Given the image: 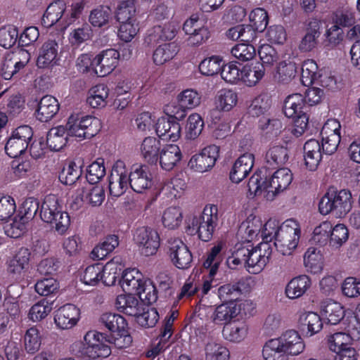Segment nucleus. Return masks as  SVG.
<instances>
[{
  "label": "nucleus",
  "mask_w": 360,
  "mask_h": 360,
  "mask_svg": "<svg viewBox=\"0 0 360 360\" xmlns=\"http://www.w3.org/2000/svg\"><path fill=\"white\" fill-rule=\"evenodd\" d=\"M352 205V194L349 190L338 191L330 188L321 198L319 210L324 215L332 214L337 218H342L351 210Z\"/></svg>",
  "instance_id": "obj_1"
},
{
  "label": "nucleus",
  "mask_w": 360,
  "mask_h": 360,
  "mask_svg": "<svg viewBox=\"0 0 360 360\" xmlns=\"http://www.w3.org/2000/svg\"><path fill=\"white\" fill-rule=\"evenodd\" d=\"M64 127L70 136L91 139L99 131L100 120L89 115L80 117L79 115H72Z\"/></svg>",
  "instance_id": "obj_2"
},
{
  "label": "nucleus",
  "mask_w": 360,
  "mask_h": 360,
  "mask_svg": "<svg viewBox=\"0 0 360 360\" xmlns=\"http://www.w3.org/2000/svg\"><path fill=\"white\" fill-rule=\"evenodd\" d=\"M33 136L32 129L23 125L16 128L5 146L6 153L12 158L22 155L27 149Z\"/></svg>",
  "instance_id": "obj_3"
},
{
  "label": "nucleus",
  "mask_w": 360,
  "mask_h": 360,
  "mask_svg": "<svg viewBox=\"0 0 360 360\" xmlns=\"http://www.w3.org/2000/svg\"><path fill=\"white\" fill-rule=\"evenodd\" d=\"M134 240L139 246L141 253L146 257L155 255L160 247L158 232L148 226L137 228L134 233Z\"/></svg>",
  "instance_id": "obj_4"
},
{
  "label": "nucleus",
  "mask_w": 360,
  "mask_h": 360,
  "mask_svg": "<svg viewBox=\"0 0 360 360\" xmlns=\"http://www.w3.org/2000/svg\"><path fill=\"white\" fill-rule=\"evenodd\" d=\"M323 22L317 18H309L305 23L304 35L298 48L302 53L314 51L319 45V39L323 31Z\"/></svg>",
  "instance_id": "obj_5"
},
{
  "label": "nucleus",
  "mask_w": 360,
  "mask_h": 360,
  "mask_svg": "<svg viewBox=\"0 0 360 360\" xmlns=\"http://www.w3.org/2000/svg\"><path fill=\"white\" fill-rule=\"evenodd\" d=\"M167 253L172 263L180 269H188L193 260L192 254L188 247L177 238L168 240Z\"/></svg>",
  "instance_id": "obj_6"
},
{
  "label": "nucleus",
  "mask_w": 360,
  "mask_h": 360,
  "mask_svg": "<svg viewBox=\"0 0 360 360\" xmlns=\"http://www.w3.org/2000/svg\"><path fill=\"white\" fill-rule=\"evenodd\" d=\"M129 185V172L122 161L118 160L113 165L109 176V192L111 195L119 197Z\"/></svg>",
  "instance_id": "obj_7"
},
{
  "label": "nucleus",
  "mask_w": 360,
  "mask_h": 360,
  "mask_svg": "<svg viewBox=\"0 0 360 360\" xmlns=\"http://www.w3.org/2000/svg\"><path fill=\"white\" fill-rule=\"evenodd\" d=\"M219 148L215 145L204 148L200 153L193 155L188 162V167L198 172H205L214 167L219 157Z\"/></svg>",
  "instance_id": "obj_8"
},
{
  "label": "nucleus",
  "mask_w": 360,
  "mask_h": 360,
  "mask_svg": "<svg viewBox=\"0 0 360 360\" xmlns=\"http://www.w3.org/2000/svg\"><path fill=\"white\" fill-rule=\"evenodd\" d=\"M120 56L115 49L103 51L93 59V70L98 77L109 75L117 66Z\"/></svg>",
  "instance_id": "obj_9"
},
{
  "label": "nucleus",
  "mask_w": 360,
  "mask_h": 360,
  "mask_svg": "<svg viewBox=\"0 0 360 360\" xmlns=\"http://www.w3.org/2000/svg\"><path fill=\"white\" fill-rule=\"evenodd\" d=\"M113 263L108 262L104 267L99 264L89 266L86 268L82 281L86 285H96L101 279L104 278L103 283L106 285H112L116 280L115 276H110L109 281H107L106 274L111 276L108 270H112V266Z\"/></svg>",
  "instance_id": "obj_10"
},
{
  "label": "nucleus",
  "mask_w": 360,
  "mask_h": 360,
  "mask_svg": "<svg viewBox=\"0 0 360 360\" xmlns=\"http://www.w3.org/2000/svg\"><path fill=\"white\" fill-rule=\"evenodd\" d=\"M201 222L198 227V237L207 242L212 238L213 232L218 220L217 207L215 205L205 207L201 214Z\"/></svg>",
  "instance_id": "obj_11"
},
{
  "label": "nucleus",
  "mask_w": 360,
  "mask_h": 360,
  "mask_svg": "<svg viewBox=\"0 0 360 360\" xmlns=\"http://www.w3.org/2000/svg\"><path fill=\"white\" fill-rule=\"evenodd\" d=\"M129 186L133 191L142 193L153 184L152 175L146 165L134 166L129 172Z\"/></svg>",
  "instance_id": "obj_12"
},
{
  "label": "nucleus",
  "mask_w": 360,
  "mask_h": 360,
  "mask_svg": "<svg viewBox=\"0 0 360 360\" xmlns=\"http://www.w3.org/2000/svg\"><path fill=\"white\" fill-rule=\"evenodd\" d=\"M80 317V310L75 305L67 304L56 312L54 321L56 326L63 330L74 327Z\"/></svg>",
  "instance_id": "obj_13"
},
{
  "label": "nucleus",
  "mask_w": 360,
  "mask_h": 360,
  "mask_svg": "<svg viewBox=\"0 0 360 360\" xmlns=\"http://www.w3.org/2000/svg\"><path fill=\"white\" fill-rule=\"evenodd\" d=\"M60 105L58 100L50 95L43 96L38 102L34 115L41 122H47L58 112Z\"/></svg>",
  "instance_id": "obj_14"
},
{
  "label": "nucleus",
  "mask_w": 360,
  "mask_h": 360,
  "mask_svg": "<svg viewBox=\"0 0 360 360\" xmlns=\"http://www.w3.org/2000/svg\"><path fill=\"white\" fill-rule=\"evenodd\" d=\"M295 227L289 224H283L280 226V232L277 236V240L274 242L276 248L287 247L288 250H294L297 244L300 236V229L297 224Z\"/></svg>",
  "instance_id": "obj_15"
},
{
  "label": "nucleus",
  "mask_w": 360,
  "mask_h": 360,
  "mask_svg": "<svg viewBox=\"0 0 360 360\" xmlns=\"http://www.w3.org/2000/svg\"><path fill=\"white\" fill-rule=\"evenodd\" d=\"M146 282L142 274L136 269H127L120 281L122 290L127 294L136 295Z\"/></svg>",
  "instance_id": "obj_16"
},
{
  "label": "nucleus",
  "mask_w": 360,
  "mask_h": 360,
  "mask_svg": "<svg viewBox=\"0 0 360 360\" xmlns=\"http://www.w3.org/2000/svg\"><path fill=\"white\" fill-rule=\"evenodd\" d=\"M247 288L246 279L241 278L233 283L220 286L218 288V296L223 302H235Z\"/></svg>",
  "instance_id": "obj_17"
},
{
  "label": "nucleus",
  "mask_w": 360,
  "mask_h": 360,
  "mask_svg": "<svg viewBox=\"0 0 360 360\" xmlns=\"http://www.w3.org/2000/svg\"><path fill=\"white\" fill-rule=\"evenodd\" d=\"M254 165V155L245 153L235 162L230 172V179L232 182L238 184L245 179L251 171Z\"/></svg>",
  "instance_id": "obj_18"
},
{
  "label": "nucleus",
  "mask_w": 360,
  "mask_h": 360,
  "mask_svg": "<svg viewBox=\"0 0 360 360\" xmlns=\"http://www.w3.org/2000/svg\"><path fill=\"white\" fill-rule=\"evenodd\" d=\"M106 341L103 340L91 349L84 348V342H76L72 347L71 350L77 356H86L91 359L99 357L105 358L111 354V349Z\"/></svg>",
  "instance_id": "obj_19"
},
{
  "label": "nucleus",
  "mask_w": 360,
  "mask_h": 360,
  "mask_svg": "<svg viewBox=\"0 0 360 360\" xmlns=\"http://www.w3.org/2000/svg\"><path fill=\"white\" fill-rule=\"evenodd\" d=\"M281 347L288 355H297L302 352L304 345L298 333L294 330H287L280 338H276Z\"/></svg>",
  "instance_id": "obj_20"
},
{
  "label": "nucleus",
  "mask_w": 360,
  "mask_h": 360,
  "mask_svg": "<svg viewBox=\"0 0 360 360\" xmlns=\"http://www.w3.org/2000/svg\"><path fill=\"white\" fill-rule=\"evenodd\" d=\"M322 316L327 320V323L336 325L345 317L344 307L339 302L333 300H326L321 303Z\"/></svg>",
  "instance_id": "obj_21"
},
{
  "label": "nucleus",
  "mask_w": 360,
  "mask_h": 360,
  "mask_svg": "<svg viewBox=\"0 0 360 360\" xmlns=\"http://www.w3.org/2000/svg\"><path fill=\"white\" fill-rule=\"evenodd\" d=\"M292 174L291 171L285 167L281 168L276 171L268 181V192L276 195L285 190L291 184Z\"/></svg>",
  "instance_id": "obj_22"
},
{
  "label": "nucleus",
  "mask_w": 360,
  "mask_h": 360,
  "mask_svg": "<svg viewBox=\"0 0 360 360\" xmlns=\"http://www.w3.org/2000/svg\"><path fill=\"white\" fill-rule=\"evenodd\" d=\"M323 328V321L319 314L314 312L304 313L300 316L298 328L305 335L312 336Z\"/></svg>",
  "instance_id": "obj_23"
},
{
  "label": "nucleus",
  "mask_w": 360,
  "mask_h": 360,
  "mask_svg": "<svg viewBox=\"0 0 360 360\" xmlns=\"http://www.w3.org/2000/svg\"><path fill=\"white\" fill-rule=\"evenodd\" d=\"M304 163L310 171L317 169L321 158L323 151L321 149V143L316 139L307 141L304 146Z\"/></svg>",
  "instance_id": "obj_24"
},
{
  "label": "nucleus",
  "mask_w": 360,
  "mask_h": 360,
  "mask_svg": "<svg viewBox=\"0 0 360 360\" xmlns=\"http://www.w3.org/2000/svg\"><path fill=\"white\" fill-rule=\"evenodd\" d=\"M181 157L182 154L179 146L170 144L161 150L158 160L163 169L171 171L181 160Z\"/></svg>",
  "instance_id": "obj_25"
},
{
  "label": "nucleus",
  "mask_w": 360,
  "mask_h": 360,
  "mask_svg": "<svg viewBox=\"0 0 360 360\" xmlns=\"http://www.w3.org/2000/svg\"><path fill=\"white\" fill-rule=\"evenodd\" d=\"M133 294L120 295L116 299L117 309L130 316H134L139 314L143 304L137 298L132 295Z\"/></svg>",
  "instance_id": "obj_26"
},
{
  "label": "nucleus",
  "mask_w": 360,
  "mask_h": 360,
  "mask_svg": "<svg viewBox=\"0 0 360 360\" xmlns=\"http://www.w3.org/2000/svg\"><path fill=\"white\" fill-rule=\"evenodd\" d=\"M160 148L161 143L158 139L151 136L145 138L141 147V155L145 161L151 165H156L161 151Z\"/></svg>",
  "instance_id": "obj_27"
},
{
  "label": "nucleus",
  "mask_w": 360,
  "mask_h": 360,
  "mask_svg": "<svg viewBox=\"0 0 360 360\" xmlns=\"http://www.w3.org/2000/svg\"><path fill=\"white\" fill-rule=\"evenodd\" d=\"M61 211L58 198L55 195H49L41 205L39 216L45 223H51Z\"/></svg>",
  "instance_id": "obj_28"
},
{
  "label": "nucleus",
  "mask_w": 360,
  "mask_h": 360,
  "mask_svg": "<svg viewBox=\"0 0 360 360\" xmlns=\"http://www.w3.org/2000/svg\"><path fill=\"white\" fill-rule=\"evenodd\" d=\"M311 286V279L308 276L301 275L292 278L285 288V294L290 299H296L303 295Z\"/></svg>",
  "instance_id": "obj_29"
},
{
  "label": "nucleus",
  "mask_w": 360,
  "mask_h": 360,
  "mask_svg": "<svg viewBox=\"0 0 360 360\" xmlns=\"http://www.w3.org/2000/svg\"><path fill=\"white\" fill-rule=\"evenodd\" d=\"M65 4L62 0H56L46 8L41 18V25L44 27H51L62 18L65 10Z\"/></svg>",
  "instance_id": "obj_30"
},
{
  "label": "nucleus",
  "mask_w": 360,
  "mask_h": 360,
  "mask_svg": "<svg viewBox=\"0 0 360 360\" xmlns=\"http://www.w3.org/2000/svg\"><path fill=\"white\" fill-rule=\"evenodd\" d=\"M119 237L112 234L105 236L103 241L98 244L91 251V257L94 259L101 260L112 252L119 245Z\"/></svg>",
  "instance_id": "obj_31"
},
{
  "label": "nucleus",
  "mask_w": 360,
  "mask_h": 360,
  "mask_svg": "<svg viewBox=\"0 0 360 360\" xmlns=\"http://www.w3.org/2000/svg\"><path fill=\"white\" fill-rule=\"evenodd\" d=\"M69 134L64 126H58L49 130L46 136L47 146L51 150L58 151L66 145Z\"/></svg>",
  "instance_id": "obj_32"
},
{
  "label": "nucleus",
  "mask_w": 360,
  "mask_h": 360,
  "mask_svg": "<svg viewBox=\"0 0 360 360\" xmlns=\"http://www.w3.org/2000/svg\"><path fill=\"white\" fill-rule=\"evenodd\" d=\"M58 43L54 40H49L45 42L40 49L37 58V65L39 68H43L55 63L58 56Z\"/></svg>",
  "instance_id": "obj_33"
},
{
  "label": "nucleus",
  "mask_w": 360,
  "mask_h": 360,
  "mask_svg": "<svg viewBox=\"0 0 360 360\" xmlns=\"http://www.w3.org/2000/svg\"><path fill=\"white\" fill-rule=\"evenodd\" d=\"M89 184L79 193L81 199L92 206H99L105 199V191L102 186Z\"/></svg>",
  "instance_id": "obj_34"
},
{
  "label": "nucleus",
  "mask_w": 360,
  "mask_h": 360,
  "mask_svg": "<svg viewBox=\"0 0 360 360\" xmlns=\"http://www.w3.org/2000/svg\"><path fill=\"white\" fill-rule=\"evenodd\" d=\"M239 312L240 308L236 302H223L215 309L212 318L217 323L221 321H229Z\"/></svg>",
  "instance_id": "obj_35"
},
{
  "label": "nucleus",
  "mask_w": 360,
  "mask_h": 360,
  "mask_svg": "<svg viewBox=\"0 0 360 360\" xmlns=\"http://www.w3.org/2000/svg\"><path fill=\"white\" fill-rule=\"evenodd\" d=\"M304 106V96L300 94H293L285 98L283 110L285 115L290 118L303 112L302 109Z\"/></svg>",
  "instance_id": "obj_36"
},
{
  "label": "nucleus",
  "mask_w": 360,
  "mask_h": 360,
  "mask_svg": "<svg viewBox=\"0 0 360 360\" xmlns=\"http://www.w3.org/2000/svg\"><path fill=\"white\" fill-rule=\"evenodd\" d=\"M109 89L103 84H98L89 91V96L86 102L94 108L105 106L106 98L108 96Z\"/></svg>",
  "instance_id": "obj_37"
},
{
  "label": "nucleus",
  "mask_w": 360,
  "mask_h": 360,
  "mask_svg": "<svg viewBox=\"0 0 360 360\" xmlns=\"http://www.w3.org/2000/svg\"><path fill=\"white\" fill-rule=\"evenodd\" d=\"M100 323L112 333L124 331L127 328L125 319L120 314L105 313L101 315Z\"/></svg>",
  "instance_id": "obj_38"
},
{
  "label": "nucleus",
  "mask_w": 360,
  "mask_h": 360,
  "mask_svg": "<svg viewBox=\"0 0 360 360\" xmlns=\"http://www.w3.org/2000/svg\"><path fill=\"white\" fill-rule=\"evenodd\" d=\"M262 355L265 360H288V354L276 338L269 340L264 345Z\"/></svg>",
  "instance_id": "obj_39"
},
{
  "label": "nucleus",
  "mask_w": 360,
  "mask_h": 360,
  "mask_svg": "<svg viewBox=\"0 0 360 360\" xmlns=\"http://www.w3.org/2000/svg\"><path fill=\"white\" fill-rule=\"evenodd\" d=\"M177 44L174 42L159 46L153 53V61L160 65L172 59L178 53Z\"/></svg>",
  "instance_id": "obj_40"
},
{
  "label": "nucleus",
  "mask_w": 360,
  "mask_h": 360,
  "mask_svg": "<svg viewBox=\"0 0 360 360\" xmlns=\"http://www.w3.org/2000/svg\"><path fill=\"white\" fill-rule=\"evenodd\" d=\"M328 341L330 349L336 354L342 352L343 349L352 348V340L345 333H335L329 336Z\"/></svg>",
  "instance_id": "obj_41"
},
{
  "label": "nucleus",
  "mask_w": 360,
  "mask_h": 360,
  "mask_svg": "<svg viewBox=\"0 0 360 360\" xmlns=\"http://www.w3.org/2000/svg\"><path fill=\"white\" fill-rule=\"evenodd\" d=\"M248 328L244 323H232L226 324L222 330L223 336L232 342H240L247 334Z\"/></svg>",
  "instance_id": "obj_42"
},
{
  "label": "nucleus",
  "mask_w": 360,
  "mask_h": 360,
  "mask_svg": "<svg viewBox=\"0 0 360 360\" xmlns=\"http://www.w3.org/2000/svg\"><path fill=\"white\" fill-rule=\"evenodd\" d=\"M297 73V66L292 61H282L277 67V75L275 76L279 82L288 83L293 79Z\"/></svg>",
  "instance_id": "obj_43"
},
{
  "label": "nucleus",
  "mask_w": 360,
  "mask_h": 360,
  "mask_svg": "<svg viewBox=\"0 0 360 360\" xmlns=\"http://www.w3.org/2000/svg\"><path fill=\"white\" fill-rule=\"evenodd\" d=\"M82 175L81 166L77 165L75 162H70L67 167H64L59 174V180L65 185H72Z\"/></svg>",
  "instance_id": "obj_44"
},
{
  "label": "nucleus",
  "mask_w": 360,
  "mask_h": 360,
  "mask_svg": "<svg viewBox=\"0 0 360 360\" xmlns=\"http://www.w3.org/2000/svg\"><path fill=\"white\" fill-rule=\"evenodd\" d=\"M238 101L237 94L231 89H222L219 91L217 101V108L223 111H229L236 105Z\"/></svg>",
  "instance_id": "obj_45"
},
{
  "label": "nucleus",
  "mask_w": 360,
  "mask_h": 360,
  "mask_svg": "<svg viewBox=\"0 0 360 360\" xmlns=\"http://www.w3.org/2000/svg\"><path fill=\"white\" fill-rule=\"evenodd\" d=\"M266 159L270 166H281L288 160V149L281 146H275L271 148L266 154Z\"/></svg>",
  "instance_id": "obj_46"
},
{
  "label": "nucleus",
  "mask_w": 360,
  "mask_h": 360,
  "mask_svg": "<svg viewBox=\"0 0 360 360\" xmlns=\"http://www.w3.org/2000/svg\"><path fill=\"white\" fill-rule=\"evenodd\" d=\"M264 172L266 173V169ZM262 170L255 172L249 179L248 186L250 194L259 195L263 190H268V181Z\"/></svg>",
  "instance_id": "obj_47"
},
{
  "label": "nucleus",
  "mask_w": 360,
  "mask_h": 360,
  "mask_svg": "<svg viewBox=\"0 0 360 360\" xmlns=\"http://www.w3.org/2000/svg\"><path fill=\"white\" fill-rule=\"evenodd\" d=\"M105 174L104 160L98 158L88 167L86 178L89 184H96L100 181Z\"/></svg>",
  "instance_id": "obj_48"
},
{
  "label": "nucleus",
  "mask_w": 360,
  "mask_h": 360,
  "mask_svg": "<svg viewBox=\"0 0 360 360\" xmlns=\"http://www.w3.org/2000/svg\"><path fill=\"white\" fill-rule=\"evenodd\" d=\"M205 349L207 360H229L228 349L215 342L207 343Z\"/></svg>",
  "instance_id": "obj_49"
},
{
  "label": "nucleus",
  "mask_w": 360,
  "mask_h": 360,
  "mask_svg": "<svg viewBox=\"0 0 360 360\" xmlns=\"http://www.w3.org/2000/svg\"><path fill=\"white\" fill-rule=\"evenodd\" d=\"M242 78L248 86L255 85L264 75L266 68L264 63H256L254 66L243 71Z\"/></svg>",
  "instance_id": "obj_50"
},
{
  "label": "nucleus",
  "mask_w": 360,
  "mask_h": 360,
  "mask_svg": "<svg viewBox=\"0 0 360 360\" xmlns=\"http://www.w3.org/2000/svg\"><path fill=\"white\" fill-rule=\"evenodd\" d=\"M204 126L201 117L196 113L188 117L186 127V137L188 139H195L202 132Z\"/></svg>",
  "instance_id": "obj_51"
},
{
  "label": "nucleus",
  "mask_w": 360,
  "mask_h": 360,
  "mask_svg": "<svg viewBox=\"0 0 360 360\" xmlns=\"http://www.w3.org/2000/svg\"><path fill=\"white\" fill-rule=\"evenodd\" d=\"M318 65L313 60H307L302 66L301 81L303 85L309 86L319 77L317 73Z\"/></svg>",
  "instance_id": "obj_52"
},
{
  "label": "nucleus",
  "mask_w": 360,
  "mask_h": 360,
  "mask_svg": "<svg viewBox=\"0 0 360 360\" xmlns=\"http://www.w3.org/2000/svg\"><path fill=\"white\" fill-rule=\"evenodd\" d=\"M39 206V201L36 198H28L22 202L18 215L20 217L21 220L29 222L35 217Z\"/></svg>",
  "instance_id": "obj_53"
},
{
  "label": "nucleus",
  "mask_w": 360,
  "mask_h": 360,
  "mask_svg": "<svg viewBox=\"0 0 360 360\" xmlns=\"http://www.w3.org/2000/svg\"><path fill=\"white\" fill-rule=\"evenodd\" d=\"M221 59L219 56H213L201 61L199 70L204 75L212 76L221 71Z\"/></svg>",
  "instance_id": "obj_54"
},
{
  "label": "nucleus",
  "mask_w": 360,
  "mask_h": 360,
  "mask_svg": "<svg viewBox=\"0 0 360 360\" xmlns=\"http://www.w3.org/2000/svg\"><path fill=\"white\" fill-rule=\"evenodd\" d=\"M252 26L257 32H262L269 23L267 12L262 8H257L251 11L249 15Z\"/></svg>",
  "instance_id": "obj_55"
},
{
  "label": "nucleus",
  "mask_w": 360,
  "mask_h": 360,
  "mask_svg": "<svg viewBox=\"0 0 360 360\" xmlns=\"http://www.w3.org/2000/svg\"><path fill=\"white\" fill-rule=\"evenodd\" d=\"M332 224L328 221H323L316 226L313 232L311 240L320 245H324L330 239Z\"/></svg>",
  "instance_id": "obj_56"
},
{
  "label": "nucleus",
  "mask_w": 360,
  "mask_h": 360,
  "mask_svg": "<svg viewBox=\"0 0 360 360\" xmlns=\"http://www.w3.org/2000/svg\"><path fill=\"white\" fill-rule=\"evenodd\" d=\"M182 221V212L179 207H170L167 208L162 215V223L165 226L170 229L177 228Z\"/></svg>",
  "instance_id": "obj_57"
},
{
  "label": "nucleus",
  "mask_w": 360,
  "mask_h": 360,
  "mask_svg": "<svg viewBox=\"0 0 360 360\" xmlns=\"http://www.w3.org/2000/svg\"><path fill=\"white\" fill-rule=\"evenodd\" d=\"M141 313L134 316L139 325L144 328H151L155 326L159 314L155 309H150L145 311L144 305L141 309Z\"/></svg>",
  "instance_id": "obj_58"
},
{
  "label": "nucleus",
  "mask_w": 360,
  "mask_h": 360,
  "mask_svg": "<svg viewBox=\"0 0 360 360\" xmlns=\"http://www.w3.org/2000/svg\"><path fill=\"white\" fill-rule=\"evenodd\" d=\"M18 38V29L13 25L0 28V46L5 49L12 47Z\"/></svg>",
  "instance_id": "obj_59"
},
{
  "label": "nucleus",
  "mask_w": 360,
  "mask_h": 360,
  "mask_svg": "<svg viewBox=\"0 0 360 360\" xmlns=\"http://www.w3.org/2000/svg\"><path fill=\"white\" fill-rule=\"evenodd\" d=\"M259 128L266 134L277 136L282 131L283 124L280 120L262 117L259 120Z\"/></svg>",
  "instance_id": "obj_60"
},
{
  "label": "nucleus",
  "mask_w": 360,
  "mask_h": 360,
  "mask_svg": "<svg viewBox=\"0 0 360 360\" xmlns=\"http://www.w3.org/2000/svg\"><path fill=\"white\" fill-rule=\"evenodd\" d=\"M304 263L311 271H316L322 266V255L316 248H309L304 256Z\"/></svg>",
  "instance_id": "obj_61"
},
{
  "label": "nucleus",
  "mask_w": 360,
  "mask_h": 360,
  "mask_svg": "<svg viewBox=\"0 0 360 360\" xmlns=\"http://www.w3.org/2000/svg\"><path fill=\"white\" fill-rule=\"evenodd\" d=\"M340 141V129L336 128L333 129V133L326 137H323L321 143V149L323 153L331 155L335 153Z\"/></svg>",
  "instance_id": "obj_62"
},
{
  "label": "nucleus",
  "mask_w": 360,
  "mask_h": 360,
  "mask_svg": "<svg viewBox=\"0 0 360 360\" xmlns=\"http://www.w3.org/2000/svg\"><path fill=\"white\" fill-rule=\"evenodd\" d=\"M111 14L112 11L108 6H101L91 12L89 21L93 26L101 27L108 22Z\"/></svg>",
  "instance_id": "obj_63"
},
{
  "label": "nucleus",
  "mask_w": 360,
  "mask_h": 360,
  "mask_svg": "<svg viewBox=\"0 0 360 360\" xmlns=\"http://www.w3.org/2000/svg\"><path fill=\"white\" fill-rule=\"evenodd\" d=\"M342 293L349 298L357 297L360 295V279L349 276L346 278L341 285Z\"/></svg>",
  "instance_id": "obj_64"
}]
</instances>
